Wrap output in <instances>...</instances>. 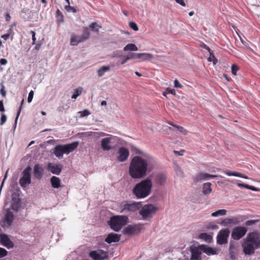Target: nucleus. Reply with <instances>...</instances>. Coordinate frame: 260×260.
Returning <instances> with one entry per match:
<instances>
[{"mask_svg":"<svg viewBox=\"0 0 260 260\" xmlns=\"http://www.w3.org/2000/svg\"><path fill=\"white\" fill-rule=\"evenodd\" d=\"M145 157L135 156L130 162L128 173L133 179L144 177L148 171H151L155 164L154 158L150 154H145Z\"/></svg>","mask_w":260,"mask_h":260,"instance_id":"nucleus-1","label":"nucleus"},{"mask_svg":"<svg viewBox=\"0 0 260 260\" xmlns=\"http://www.w3.org/2000/svg\"><path fill=\"white\" fill-rule=\"evenodd\" d=\"M242 247L245 255L253 254L255 250L260 248V232L254 231L249 233L244 240Z\"/></svg>","mask_w":260,"mask_h":260,"instance_id":"nucleus-2","label":"nucleus"},{"mask_svg":"<svg viewBox=\"0 0 260 260\" xmlns=\"http://www.w3.org/2000/svg\"><path fill=\"white\" fill-rule=\"evenodd\" d=\"M152 187V180L149 178L142 180L137 183L133 188V194L137 199H143L151 193Z\"/></svg>","mask_w":260,"mask_h":260,"instance_id":"nucleus-3","label":"nucleus"},{"mask_svg":"<svg viewBox=\"0 0 260 260\" xmlns=\"http://www.w3.org/2000/svg\"><path fill=\"white\" fill-rule=\"evenodd\" d=\"M78 142H73L66 145H57L54 148V154L59 159L62 158L63 154H69L78 146Z\"/></svg>","mask_w":260,"mask_h":260,"instance_id":"nucleus-4","label":"nucleus"},{"mask_svg":"<svg viewBox=\"0 0 260 260\" xmlns=\"http://www.w3.org/2000/svg\"><path fill=\"white\" fill-rule=\"evenodd\" d=\"M110 228L115 232H119L126 224V218L123 216H113L108 222Z\"/></svg>","mask_w":260,"mask_h":260,"instance_id":"nucleus-5","label":"nucleus"},{"mask_svg":"<svg viewBox=\"0 0 260 260\" xmlns=\"http://www.w3.org/2000/svg\"><path fill=\"white\" fill-rule=\"evenodd\" d=\"M157 208L152 204H147L144 206L139 211L140 214L144 219L151 217L156 212Z\"/></svg>","mask_w":260,"mask_h":260,"instance_id":"nucleus-6","label":"nucleus"},{"mask_svg":"<svg viewBox=\"0 0 260 260\" xmlns=\"http://www.w3.org/2000/svg\"><path fill=\"white\" fill-rule=\"evenodd\" d=\"M31 167L28 166L22 172V176L19 179V184L23 188L26 187L31 183Z\"/></svg>","mask_w":260,"mask_h":260,"instance_id":"nucleus-7","label":"nucleus"},{"mask_svg":"<svg viewBox=\"0 0 260 260\" xmlns=\"http://www.w3.org/2000/svg\"><path fill=\"white\" fill-rule=\"evenodd\" d=\"M119 139L118 137L110 135L109 137H106L102 139L101 141V148L104 151H109L112 149V147L111 146V144L113 143V141L118 142Z\"/></svg>","mask_w":260,"mask_h":260,"instance_id":"nucleus-8","label":"nucleus"},{"mask_svg":"<svg viewBox=\"0 0 260 260\" xmlns=\"http://www.w3.org/2000/svg\"><path fill=\"white\" fill-rule=\"evenodd\" d=\"M247 232V228L245 226H238L233 229L232 238L235 240H239L243 237Z\"/></svg>","mask_w":260,"mask_h":260,"instance_id":"nucleus-9","label":"nucleus"},{"mask_svg":"<svg viewBox=\"0 0 260 260\" xmlns=\"http://www.w3.org/2000/svg\"><path fill=\"white\" fill-rule=\"evenodd\" d=\"M230 233V230L228 228L220 230L217 236V243L219 245L226 244Z\"/></svg>","mask_w":260,"mask_h":260,"instance_id":"nucleus-10","label":"nucleus"},{"mask_svg":"<svg viewBox=\"0 0 260 260\" xmlns=\"http://www.w3.org/2000/svg\"><path fill=\"white\" fill-rule=\"evenodd\" d=\"M167 175L162 173H158L152 176L153 183L159 186H164L167 180Z\"/></svg>","mask_w":260,"mask_h":260,"instance_id":"nucleus-11","label":"nucleus"},{"mask_svg":"<svg viewBox=\"0 0 260 260\" xmlns=\"http://www.w3.org/2000/svg\"><path fill=\"white\" fill-rule=\"evenodd\" d=\"M14 220V215L11 209H7L4 220L1 221V225L3 227L11 226Z\"/></svg>","mask_w":260,"mask_h":260,"instance_id":"nucleus-12","label":"nucleus"},{"mask_svg":"<svg viewBox=\"0 0 260 260\" xmlns=\"http://www.w3.org/2000/svg\"><path fill=\"white\" fill-rule=\"evenodd\" d=\"M21 205V200L19 197L18 193L16 192H13L12 194V203L11 210L17 212Z\"/></svg>","mask_w":260,"mask_h":260,"instance_id":"nucleus-13","label":"nucleus"},{"mask_svg":"<svg viewBox=\"0 0 260 260\" xmlns=\"http://www.w3.org/2000/svg\"><path fill=\"white\" fill-rule=\"evenodd\" d=\"M238 244L234 241L231 240L230 242V246L229 248V253L230 258L232 260H235L237 258L238 252Z\"/></svg>","mask_w":260,"mask_h":260,"instance_id":"nucleus-14","label":"nucleus"},{"mask_svg":"<svg viewBox=\"0 0 260 260\" xmlns=\"http://www.w3.org/2000/svg\"><path fill=\"white\" fill-rule=\"evenodd\" d=\"M117 154L118 155L117 157V160L119 162H123L127 159L129 152L127 148L120 147L118 150Z\"/></svg>","mask_w":260,"mask_h":260,"instance_id":"nucleus-15","label":"nucleus"},{"mask_svg":"<svg viewBox=\"0 0 260 260\" xmlns=\"http://www.w3.org/2000/svg\"><path fill=\"white\" fill-rule=\"evenodd\" d=\"M89 256L94 260H103L107 257V252L103 250L92 251L89 253Z\"/></svg>","mask_w":260,"mask_h":260,"instance_id":"nucleus-16","label":"nucleus"},{"mask_svg":"<svg viewBox=\"0 0 260 260\" xmlns=\"http://www.w3.org/2000/svg\"><path fill=\"white\" fill-rule=\"evenodd\" d=\"M191 257L190 260H200L201 258L202 251L199 246H191L190 247Z\"/></svg>","mask_w":260,"mask_h":260,"instance_id":"nucleus-17","label":"nucleus"},{"mask_svg":"<svg viewBox=\"0 0 260 260\" xmlns=\"http://www.w3.org/2000/svg\"><path fill=\"white\" fill-rule=\"evenodd\" d=\"M0 239L1 243L4 246L8 249L12 248L14 247V243L7 234L3 233L1 234Z\"/></svg>","mask_w":260,"mask_h":260,"instance_id":"nucleus-18","label":"nucleus"},{"mask_svg":"<svg viewBox=\"0 0 260 260\" xmlns=\"http://www.w3.org/2000/svg\"><path fill=\"white\" fill-rule=\"evenodd\" d=\"M141 228L136 224L128 225L123 230V233L124 235H132L138 233L140 232Z\"/></svg>","mask_w":260,"mask_h":260,"instance_id":"nucleus-19","label":"nucleus"},{"mask_svg":"<svg viewBox=\"0 0 260 260\" xmlns=\"http://www.w3.org/2000/svg\"><path fill=\"white\" fill-rule=\"evenodd\" d=\"M216 177V175H211L208 173H200L198 174L194 178V181L197 183L203 180H208L211 178Z\"/></svg>","mask_w":260,"mask_h":260,"instance_id":"nucleus-20","label":"nucleus"},{"mask_svg":"<svg viewBox=\"0 0 260 260\" xmlns=\"http://www.w3.org/2000/svg\"><path fill=\"white\" fill-rule=\"evenodd\" d=\"M48 170L53 174L59 175L62 170L61 164H53L49 163L47 167Z\"/></svg>","mask_w":260,"mask_h":260,"instance_id":"nucleus-21","label":"nucleus"},{"mask_svg":"<svg viewBox=\"0 0 260 260\" xmlns=\"http://www.w3.org/2000/svg\"><path fill=\"white\" fill-rule=\"evenodd\" d=\"M33 173L36 178L41 179L44 174V170L39 164H36L34 167Z\"/></svg>","mask_w":260,"mask_h":260,"instance_id":"nucleus-22","label":"nucleus"},{"mask_svg":"<svg viewBox=\"0 0 260 260\" xmlns=\"http://www.w3.org/2000/svg\"><path fill=\"white\" fill-rule=\"evenodd\" d=\"M201 251L207 254V255H214L217 254V250L216 249L209 247L206 245H199Z\"/></svg>","mask_w":260,"mask_h":260,"instance_id":"nucleus-23","label":"nucleus"},{"mask_svg":"<svg viewBox=\"0 0 260 260\" xmlns=\"http://www.w3.org/2000/svg\"><path fill=\"white\" fill-rule=\"evenodd\" d=\"M120 236L118 234L112 233L107 235L105 241L107 243L110 244L113 242H118L120 240Z\"/></svg>","mask_w":260,"mask_h":260,"instance_id":"nucleus-24","label":"nucleus"},{"mask_svg":"<svg viewBox=\"0 0 260 260\" xmlns=\"http://www.w3.org/2000/svg\"><path fill=\"white\" fill-rule=\"evenodd\" d=\"M82 39L81 36L73 34L71 36L70 44L72 46H76L79 43L84 42Z\"/></svg>","mask_w":260,"mask_h":260,"instance_id":"nucleus-25","label":"nucleus"},{"mask_svg":"<svg viewBox=\"0 0 260 260\" xmlns=\"http://www.w3.org/2000/svg\"><path fill=\"white\" fill-rule=\"evenodd\" d=\"M52 187L54 188H58L60 187V180L56 176H52L50 179Z\"/></svg>","mask_w":260,"mask_h":260,"instance_id":"nucleus-26","label":"nucleus"},{"mask_svg":"<svg viewBox=\"0 0 260 260\" xmlns=\"http://www.w3.org/2000/svg\"><path fill=\"white\" fill-rule=\"evenodd\" d=\"M55 17L56 18V22L58 25H59L61 23H63L64 21V17L62 13V12L59 10L57 9L55 12Z\"/></svg>","mask_w":260,"mask_h":260,"instance_id":"nucleus-27","label":"nucleus"},{"mask_svg":"<svg viewBox=\"0 0 260 260\" xmlns=\"http://www.w3.org/2000/svg\"><path fill=\"white\" fill-rule=\"evenodd\" d=\"M110 67L109 66H103L99 68L98 71V75L99 77H102L105 75V73L110 71Z\"/></svg>","mask_w":260,"mask_h":260,"instance_id":"nucleus-28","label":"nucleus"},{"mask_svg":"<svg viewBox=\"0 0 260 260\" xmlns=\"http://www.w3.org/2000/svg\"><path fill=\"white\" fill-rule=\"evenodd\" d=\"M211 183L210 182H207L204 183L203 186V193L204 194H208L211 192L212 189L211 187Z\"/></svg>","mask_w":260,"mask_h":260,"instance_id":"nucleus-29","label":"nucleus"},{"mask_svg":"<svg viewBox=\"0 0 260 260\" xmlns=\"http://www.w3.org/2000/svg\"><path fill=\"white\" fill-rule=\"evenodd\" d=\"M153 58V55L147 53H139L138 59H141L143 60H149Z\"/></svg>","mask_w":260,"mask_h":260,"instance_id":"nucleus-30","label":"nucleus"},{"mask_svg":"<svg viewBox=\"0 0 260 260\" xmlns=\"http://www.w3.org/2000/svg\"><path fill=\"white\" fill-rule=\"evenodd\" d=\"M138 50V47L136 46L135 44L130 43L126 45L123 48V50L124 51H136Z\"/></svg>","mask_w":260,"mask_h":260,"instance_id":"nucleus-31","label":"nucleus"},{"mask_svg":"<svg viewBox=\"0 0 260 260\" xmlns=\"http://www.w3.org/2000/svg\"><path fill=\"white\" fill-rule=\"evenodd\" d=\"M169 124L174 128H175L178 131H179L180 133L183 134L184 135H186L187 133V131L182 126L177 125L173 123L172 122H169Z\"/></svg>","mask_w":260,"mask_h":260,"instance_id":"nucleus-32","label":"nucleus"},{"mask_svg":"<svg viewBox=\"0 0 260 260\" xmlns=\"http://www.w3.org/2000/svg\"><path fill=\"white\" fill-rule=\"evenodd\" d=\"M226 210L225 209H220L211 214L212 217H217L219 216H223L226 215Z\"/></svg>","mask_w":260,"mask_h":260,"instance_id":"nucleus-33","label":"nucleus"},{"mask_svg":"<svg viewBox=\"0 0 260 260\" xmlns=\"http://www.w3.org/2000/svg\"><path fill=\"white\" fill-rule=\"evenodd\" d=\"M90 36V32L87 27H85L83 29V34L81 35L82 39V41H86L87 40Z\"/></svg>","mask_w":260,"mask_h":260,"instance_id":"nucleus-34","label":"nucleus"},{"mask_svg":"<svg viewBox=\"0 0 260 260\" xmlns=\"http://www.w3.org/2000/svg\"><path fill=\"white\" fill-rule=\"evenodd\" d=\"M205 48L207 50H208V51H209V52L210 53V57L208 58V60L209 61H214V60L217 61V59L215 57V56L214 55L213 51L211 50L210 49V48L209 47L207 46L206 45H205Z\"/></svg>","mask_w":260,"mask_h":260,"instance_id":"nucleus-35","label":"nucleus"},{"mask_svg":"<svg viewBox=\"0 0 260 260\" xmlns=\"http://www.w3.org/2000/svg\"><path fill=\"white\" fill-rule=\"evenodd\" d=\"M82 87H78L74 90V93L72 96V98L76 99L82 93Z\"/></svg>","mask_w":260,"mask_h":260,"instance_id":"nucleus-36","label":"nucleus"},{"mask_svg":"<svg viewBox=\"0 0 260 260\" xmlns=\"http://www.w3.org/2000/svg\"><path fill=\"white\" fill-rule=\"evenodd\" d=\"M23 103H24V99H23L21 101V105H20V106L19 107V110L17 112V115L16 116V118H15V127L16 126L17 120H18V117H19V116L20 115V112H21V109H22V107Z\"/></svg>","mask_w":260,"mask_h":260,"instance_id":"nucleus-37","label":"nucleus"},{"mask_svg":"<svg viewBox=\"0 0 260 260\" xmlns=\"http://www.w3.org/2000/svg\"><path fill=\"white\" fill-rule=\"evenodd\" d=\"M139 55V53L130 52L127 55V56L128 57H127V58H129V60L134 59H138Z\"/></svg>","mask_w":260,"mask_h":260,"instance_id":"nucleus-38","label":"nucleus"},{"mask_svg":"<svg viewBox=\"0 0 260 260\" xmlns=\"http://www.w3.org/2000/svg\"><path fill=\"white\" fill-rule=\"evenodd\" d=\"M64 8L67 12H72L73 13H76L77 12L76 8L74 7L71 6L70 5L66 6Z\"/></svg>","mask_w":260,"mask_h":260,"instance_id":"nucleus-39","label":"nucleus"},{"mask_svg":"<svg viewBox=\"0 0 260 260\" xmlns=\"http://www.w3.org/2000/svg\"><path fill=\"white\" fill-rule=\"evenodd\" d=\"M136 207L135 204H125L124 205V209H127L128 211H132L133 209Z\"/></svg>","mask_w":260,"mask_h":260,"instance_id":"nucleus-40","label":"nucleus"},{"mask_svg":"<svg viewBox=\"0 0 260 260\" xmlns=\"http://www.w3.org/2000/svg\"><path fill=\"white\" fill-rule=\"evenodd\" d=\"M200 237L202 239H204L205 240H210L211 239V237L206 233H203L200 234Z\"/></svg>","mask_w":260,"mask_h":260,"instance_id":"nucleus-41","label":"nucleus"},{"mask_svg":"<svg viewBox=\"0 0 260 260\" xmlns=\"http://www.w3.org/2000/svg\"><path fill=\"white\" fill-rule=\"evenodd\" d=\"M239 70V67H238V66H237L236 64H233L232 66V67H231V72H232V73L234 75H236V74H237V72Z\"/></svg>","mask_w":260,"mask_h":260,"instance_id":"nucleus-42","label":"nucleus"},{"mask_svg":"<svg viewBox=\"0 0 260 260\" xmlns=\"http://www.w3.org/2000/svg\"><path fill=\"white\" fill-rule=\"evenodd\" d=\"M79 113L80 114V116L83 117L89 115L90 112L88 109H85L82 111L79 112Z\"/></svg>","mask_w":260,"mask_h":260,"instance_id":"nucleus-43","label":"nucleus"},{"mask_svg":"<svg viewBox=\"0 0 260 260\" xmlns=\"http://www.w3.org/2000/svg\"><path fill=\"white\" fill-rule=\"evenodd\" d=\"M129 27L135 31H137L139 29L137 24L134 22H130L129 23Z\"/></svg>","mask_w":260,"mask_h":260,"instance_id":"nucleus-44","label":"nucleus"},{"mask_svg":"<svg viewBox=\"0 0 260 260\" xmlns=\"http://www.w3.org/2000/svg\"><path fill=\"white\" fill-rule=\"evenodd\" d=\"M230 220V224L232 223L234 224H237L239 222L238 218L236 217H233L232 218H229Z\"/></svg>","mask_w":260,"mask_h":260,"instance_id":"nucleus-45","label":"nucleus"},{"mask_svg":"<svg viewBox=\"0 0 260 260\" xmlns=\"http://www.w3.org/2000/svg\"><path fill=\"white\" fill-rule=\"evenodd\" d=\"M229 218H224L220 223V224L223 226H227L230 224Z\"/></svg>","mask_w":260,"mask_h":260,"instance_id":"nucleus-46","label":"nucleus"},{"mask_svg":"<svg viewBox=\"0 0 260 260\" xmlns=\"http://www.w3.org/2000/svg\"><path fill=\"white\" fill-rule=\"evenodd\" d=\"M207 228H208V229H211L212 230H216L217 229H218V226L217 225H216L215 223H211L209 224Z\"/></svg>","mask_w":260,"mask_h":260,"instance_id":"nucleus-47","label":"nucleus"},{"mask_svg":"<svg viewBox=\"0 0 260 260\" xmlns=\"http://www.w3.org/2000/svg\"><path fill=\"white\" fill-rule=\"evenodd\" d=\"M7 253V251L5 248L0 247V257L5 256Z\"/></svg>","mask_w":260,"mask_h":260,"instance_id":"nucleus-48","label":"nucleus"},{"mask_svg":"<svg viewBox=\"0 0 260 260\" xmlns=\"http://www.w3.org/2000/svg\"><path fill=\"white\" fill-rule=\"evenodd\" d=\"M34 92L32 90L30 91L28 93V98H27V102L28 103L31 102L33 97H34Z\"/></svg>","mask_w":260,"mask_h":260,"instance_id":"nucleus-49","label":"nucleus"},{"mask_svg":"<svg viewBox=\"0 0 260 260\" xmlns=\"http://www.w3.org/2000/svg\"><path fill=\"white\" fill-rule=\"evenodd\" d=\"M118 56L122 59V60L121 61V62L120 63L121 64H125L127 61V60H129V58H127V57H128L127 55L123 56V55H120Z\"/></svg>","mask_w":260,"mask_h":260,"instance_id":"nucleus-50","label":"nucleus"},{"mask_svg":"<svg viewBox=\"0 0 260 260\" xmlns=\"http://www.w3.org/2000/svg\"><path fill=\"white\" fill-rule=\"evenodd\" d=\"M98 25L95 22H92L89 25V27L93 30H95L96 31H98Z\"/></svg>","mask_w":260,"mask_h":260,"instance_id":"nucleus-51","label":"nucleus"},{"mask_svg":"<svg viewBox=\"0 0 260 260\" xmlns=\"http://www.w3.org/2000/svg\"><path fill=\"white\" fill-rule=\"evenodd\" d=\"M237 172H231L228 170H226L224 172V173L229 176H237Z\"/></svg>","mask_w":260,"mask_h":260,"instance_id":"nucleus-52","label":"nucleus"},{"mask_svg":"<svg viewBox=\"0 0 260 260\" xmlns=\"http://www.w3.org/2000/svg\"><path fill=\"white\" fill-rule=\"evenodd\" d=\"M6 120H7V116L5 114H3L1 117L0 124L1 125H3L6 122Z\"/></svg>","mask_w":260,"mask_h":260,"instance_id":"nucleus-53","label":"nucleus"},{"mask_svg":"<svg viewBox=\"0 0 260 260\" xmlns=\"http://www.w3.org/2000/svg\"><path fill=\"white\" fill-rule=\"evenodd\" d=\"M136 154H140L141 155H138L139 156H142V157H145V154H149L147 153L144 152L140 149H137L136 151Z\"/></svg>","mask_w":260,"mask_h":260,"instance_id":"nucleus-54","label":"nucleus"},{"mask_svg":"<svg viewBox=\"0 0 260 260\" xmlns=\"http://www.w3.org/2000/svg\"><path fill=\"white\" fill-rule=\"evenodd\" d=\"M257 222L256 220H248L245 222V224L247 226H250L255 223Z\"/></svg>","mask_w":260,"mask_h":260,"instance_id":"nucleus-55","label":"nucleus"},{"mask_svg":"<svg viewBox=\"0 0 260 260\" xmlns=\"http://www.w3.org/2000/svg\"><path fill=\"white\" fill-rule=\"evenodd\" d=\"M174 86L179 88H182L183 87L177 79H175L174 81Z\"/></svg>","mask_w":260,"mask_h":260,"instance_id":"nucleus-56","label":"nucleus"},{"mask_svg":"<svg viewBox=\"0 0 260 260\" xmlns=\"http://www.w3.org/2000/svg\"><path fill=\"white\" fill-rule=\"evenodd\" d=\"M166 92L167 93L172 94V95H175L176 94V91H175V90L174 89H172V88H168L166 89Z\"/></svg>","mask_w":260,"mask_h":260,"instance_id":"nucleus-57","label":"nucleus"},{"mask_svg":"<svg viewBox=\"0 0 260 260\" xmlns=\"http://www.w3.org/2000/svg\"><path fill=\"white\" fill-rule=\"evenodd\" d=\"M237 186L240 188H245L247 189H248L249 186V185L248 184L240 183H238Z\"/></svg>","mask_w":260,"mask_h":260,"instance_id":"nucleus-58","label":"nucleus"},{"mask_svg":"<svg viewBox=\"0 0 260 260\" xmlns=\"http://www.w3.org/2000/svg\"><path fill=\"white\" fill-rule=\"evenodd\" d=\"M31 34L32 35V44L35 45L36 44V32L34 31H31Z\"/></svg>","mask_w":260,"mask_h":260,"instance_id":"nucleus-59","label":"nucleus"},{"mask_svg":"<svg viewBox=\"0 0 260 260\" xmlns=\"http://www.w3.org/2000/svg\"><path fill=\"white\" fill-rule=\"evenodd\" d=\"M184 152V150H181L180 151H174V153L175 155H183Z\"/></svg>","mask_w":260,"mask_h":260,"instance_id":"nucleus-60","label":"nucleus"},{"mask_svg":"<svg viewBox=\"0 0 260 260\" xmlns=\"http://www.w3.org/2000/svg\"><path fill=\"white\" fill-rule=\"evenodd\" d=\"M176 2L181 6L183 7H185L186 6L185 3L184 1V0H175Z\"/></svg>","mask_w":260,"mask_h":260,"instance_id":"nucleus-61","label":"nucleus"},{"mask_svg":"<svg viewBox=\"0 0 260 260\" xmlns=\"http://www.w3.org/2000/svg\"><path fill=\"white\" fill-rule=\"evenodd\" d=\"M237 175L236 177H239L245 178V179H248V177L247 176H246L245 175H244L243 174L237 172Z\"/></svg>","mask_w":260,"mask_h":260,"instance_id":"nucleus-62","label":"nucleus"},{"mask_svg":"<svg viewBox=\"0 0 260 260\" xmlns=\"http://www.w3.org/2000/svg\"><path fill=\"white\" fill-rule=\"evenodd\" d=\"M5 111V108L4 106L3 102L2 100L0 101V112Z\"/></svg>","mask_w":260,"mask_h":260,"instance_id":"nucleus-63","label":"nucleus"},{"mask_svg":"<svg viewBox=\"0 0 260 260\" xmlns=\"http://www.w3.org/2000/svg\"><path fill=\"white\" fill-rule=\"evenodd\" d=\"M7 63V60L5 58H1L0 59V64L1 65H5Z\"/></svg>","mask_w":260,"mask_h":260,"instance_id":"nucleus-64","label":"nucleus"}]
</instances>
